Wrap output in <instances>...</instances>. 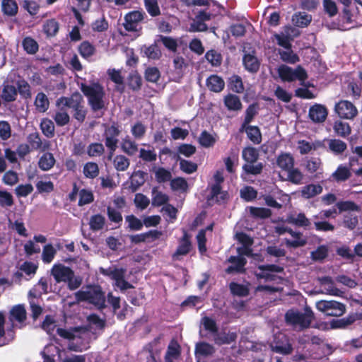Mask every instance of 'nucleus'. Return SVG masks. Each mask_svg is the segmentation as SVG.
<instances>
[{"label": "nucleus", "mask_w": 362, "mask_h": 362, "mask_svg": "<svg viewBox=\"0 0 362 362\" xmlns=\"http://www.w3.org/2000/svg\"><path fill=\"white\" fill-rule=\"evenodd\" d=\"M81 90L88 98V102L93 111L105 109L107 105L103 86L98 82L89 85L82 84Z\"/></svg>", "instance_id": "obj_1"}, {"label": "nucleus", "mask_w": 362, "mask_h": 362, "mask_svg": "<svg viewBox=\"0 0 362 362\" xmlns=\"http://www.w3.org/2000/svg\"><path fill=\"white\" fill-rule=\"evenodd\" d=\"M50 274L57 283H66L69 290H76L82 284L81 277L76 276L70 267L63 264H54L50 270Z\"/></svg>", "instance_id": "obj_2"}, {"label": "nucleus", "mask_w": 362, "mask_h": 362, "mask_svg": "<svg viewBox=\"0 0 362 362\" xmlns=\"http://www.w3.org/2000/svg\"><path fill=\"white\" fill-rule=\"evenodd\" d=\"M23 79L16 71L8 75V79L0 87V98L4 103L16 100L18 93H23Z\"/></svg>", "instance_id": "obj_3"}, {"label": "nucleus", "mask_w": 362, "mask_h": 362, "mask_svg": "<svg viewBox=\"0 0 362 362\" xmlns=\"http://www.w3.org/2000/svg\"><path fill=\"white\" fill-rule=\"evenodd\" d=\"M77 302L86 301L99 309L105 307V296L101 288L98 286L82 288L74 293Z\"/></svg>", "instance_id": "obj_4"}, {"label": "nucleus", "mask_w": 362, "mask_h": 362, "mask_svg": "<svg viewBox=\"0 0 362 362\" xmlns=\"http://www.w3.org/2000/svg\"><path fill=\"white\" fill-rule=\"evenodd\" d=\"M285 318L287 323L293 325L295 328L303 329L310 325L314 318V314L308 308L305 309L303 313L291 310L286 313Z\"/></svg>", "instance_id": "obj_5"}, {"label": "nucleus", "mask_w": 362, "mask_h": 362, "mask_svg": "<svg viewBox=\"0 0 362 362\" xmlns=\"http://www.w3.org/2000/svg\"><path fill=\"white\" fill-rule=\"evenodd\" d=\"M101 273L107 276H109L115 281V286L119 288L121 291H125L128 288H133L132 285L130 284L124 279L126 274V269L124 268H118L116 267H110L108 269H100Z\"/></svg>", "instance_id": "obj_6"}, {"label": "nucleus", "mask_w": 362, "mask_h": 362, "mask_svg": "<svg viewBox=\"0 0 362 362\" xmlns=\"http://www.w3.org/2000/svg\"><path fill=\"white\" fill-rule=\"evenodd\" d=\"M277 72L283 81L291 82L298 79L303 82L308 78L305 70L300 66L293 69L285 64H282L278 67Z\"/></svg>", "instance_id": "obj_7"}, {"label": "nucleus", "mask_w": 362, "mask_h": 362, "mask_svg": "<svg viewBox=\"0 0 362 362\" xmlns=\"http://www.w3.org/2000/svg\"><path fill=\"white\" fill-rule=\"evenodd\" d=\"M316 308L327 316L340 317L346 312V305L336 300H320Z\"/></svg>", "instance_id": "obj_8"}, {"label": "nucleus", "mask_w": 362, "mask_h": 362, "mask_svg": "<svg viewBox=\"0 0 362 362\" xmlns=\"http://www.w3.org/2000/svg\"><path fill=\"white\" fill-rule=\"evenodd\" d=\"M273 351L281 354H289L292 352L293 348L288 338L282 333L275 336V339L271 345Z\"/></svg>", "instance_id": "obj_9"}, {"label": "nucleus", "mask_w": 362, "mask_h": 362, "mask_svg": "<svg viewBox=\"0 0 362 362\" xmlns=\"http://www.w3.org/2000/svg\"><path fill=\"white\" fill-rule=\"evenodd\" d=\"M337 114L341 118L351 119L358 113L355 105L348 100H341L336 104L334 107Z\"/></svg>", "instance_id": "obj_10"}, {"label": "nucleus", "mask_w": 362, "mask_h": 362, "mask_svg": "<svg viewBox=\"0 0 362 362\" xmlns=\"http://www.w3.org/2000/svg\"><path fill=\"white\" fill-rule=\"evenodd\" d=\"M145 13L141 11H133L124 16L123 25L127 31H137L139 23L144 20Z\"/></svg>", "instance_id": "obj_11"}, {"label": "nucleus", "mask_w": 362, "mask_h": 362, "mask_svg": "<svg viewBox=\"0 0 362 362\" xmlns=\"http://www.w3.org/2000/svg\"><path fill=\"white\" fill-rule=\"evenodd\" d=\"M84 103L83 96L74 93L70 97H61L56 101L57 107H69L73 110Z\"/></svg>", "instance_id": "obj_12"}, {"label": "nucleus", "mask_w": 362, "mask_h": 362, "mask_svg": "<svg viewBox=\"0 0 362 362\" xmlns=\"http://www.w3.org/2000/svg\"><path fill=\"white\" fill-rule=\"evenodd\" d=\"M119 134V130L115 125H112L105 129V145L112 151H115L117 148V144L118 142L117 136Z\"/></svg>", "instance_id": "obj_13"}, {"label": "nucleus", "mask_w": 362, "mask_h": 362, "mask_svg": "<svg viewBox=\"0 0 362 362\" xmlns=\"http://www.w3.org/2000/svg\"><path fill=\"white\" fill-rule=\"evenodd\" d=\"M327 114V108L320 104H315L309 110V117L315 123L323 122L326 119Z\"/></svg>", "instance_id": "obj_14"}, {"label": "nucleus", "mask_w": 362, "mask_h": 362, "mask_svg": "<svg viewBox=\"0 0 362 362\" xmlns=\"http://www.w3.org/2000/svg\"><path fill=\"white\" fill-rule=\"evenodd\" d=\"M318 281L323 288L321 293L334 296H341L342 292L334 286L331 277H321L318 279Z\"/></svg>", "instance_id": "obj_15"}, {"label": "nucleus", "mask_w": 362, "mask_h": 362, "mask_svg": "<svg viewBox=\"0 0 362 362\" xmlns=\"http://www.w3.org/2000/svg\"><path fill=\"white\" fill-rule=\"evenodd\" d=\"M191 246L189 235L187 233H185L182 238L180 241L179 246L173 255V259L174 260H180L182 256H185L189 252Z\"/></svg>", "instance_id": "obj_16"}, {"label": "nucleus", "mask_w": 362, "mask_h": 362, "mask_svg": "<svg viewBox=\"0 0 362 362\" xmlns=\"http://www.w3.org/2000/svg\"><path fill=\"white\" fill-rule=\"evenodd\" d=\"M28 141L29 146L32 149L40 150L41 151H45L49 150L50 148V143L48 141L45 140L42 141L39 135L36 133L31 134L28 137Z\"/></svg>", "instance_id": "obj_17"}, {"label": "nucleus", "mask_w": 362, "mask_h": 362, "mask_svg": "<svg viewBox=\"0 0 362 362\" xmlns=\"http://www.w3.org/2000/svg\"><path fill=\"white\" fill-rule=\"evenodd\" d=\"M286 221L298 227L308 228L311 226L309 218L303 213L291 214L287 217Z\"/></svg>", "instance_id": "obj_18"}, {"label": "nucleus", "mask_w": 362, "mask_h": 362, "mask_svg": "<svg viewBox=\"0 0 362 362\" xmlns=\"http://www.w3.org/2000/svg\"><path fill=\"white\" fill-rule=\"evenodd\" d=\"M276 165L282 170L288 172L294 165V158L288 153H282L276 157Z\"/></svg>", "instance_id": "obj_19"}, {"label": "nucleus", "mask_w": 362, "mask_h": 362, "mask_svg": "<svg viewBox=\"0 0 362 362\" xmlns=\"http://www.w3.org/2000/svg\"><path fill=\"white\" fill-rule=\"evenodd\" d=\"M228 262L232 263L233 265L228 267L226 272L228 274L233 273V272H243L245 269L244 267L247 262L246 259L243 257L242 256L238 257H233L231 256L228 259Z\"/></svg>", "instance_id": "obj_20"}, {"label": "nucleus", "mask_w": 362, "mask_h": 362, "mask_svg": "<svg viewBox=\"0 0 362 362\" xmlns=\"http://www.w3.org/2000/svg\"><path fill=\"white\" fill-rule=\"evenodd\" d=\"M322 192V187L320 185L310 184L302 187L300 195L304 199L313 198Z\"/></svg>", "instance_id": "obj_21"}, {"label": "nucleus", "mask_w": 362, "mask_h": 362, "mask_svg": "<svg viewBox=\"0 0 362 362\" xmlns=\"http://www.w3.org/2000/svg\"><path fill=\"white\" fill-rule=\"evenodd\" d=\"M225 86L224 81L217 75H211L206 80L207 88L213 92H221Z\"/></svg>", "instance_id": "obj_22"}, {"label": "nucleus", "mask_w": 362, "mask_h": 362, "mask_svg": "<svg viewBox=\"0 0 362 362\" xmlns=\"http://www.w3.org/2000/svg\"><path fill=\"white\" fill-rule=\"evenodd\" d=\"M146 173L138 170L134 173L131 176L130 178V189L132 192H135L137 190L141 185H143L146 181Z\"/></svg>", "instance_id": "obj_23"}, {"label": "nucleus", "mask_w": 362, "mask_h": 362, "mask_svg": "<svg viewBox=\"0 0 362 362\" xmlns=\"http://www.w3.org/2000/svg\"><path fill=\"white\" fill-rule=\"evenodd\" d=\"M228 193L221 189V185H213L211 187L210 195L209 197V201L222 202L228 199Z\"/></svg>", "instance_id": "obj_24"}, {"label": "nucleus", "mask_w": 362, "mask_h": 362, "mask_svg": "<svg viewBox=\"0 0 362 362\" xmlns=\"http://www.w3.org/2000/svg\"><path fill=\"white\" fill-rule=\"evenodd\" d=\"M228 193L221 189V185H213L211 187L210 195L209 197V201L222 202L228 199Z\"/></svg>", "instance_id": "obj_25"}, {"label": "nucleus", "mask_w": 362, "mask_h": 362, "mask_svg": "<svg viewBox=\"0 0 362 362\" xmlns=\"http://www.w3.org/2000/svg\"><path fill=\"white\" fill-rule=\"evenodd\" d=\"M151 197L152 205L154 206H165L169 201V197L166 194L158 190L157 187L153 188Z\"/></svg>", "instance_id": "obj_26"}, {"label": "nucleus", "mask_w": 362, "mask_h": 362, "mask_svg": "<svg viewBox=\"0 0 362 362\" xmlns=\"http://www.w3.org/2000/svg\"><path fill=\"white\" fill-rule=\"evenodd\" d=\"M328 148L334 154H341L347 148L346 144L339 139H332L327 140Z\"/></svg>", "instance_id": "obj_27"}, {"label": "nucleus", "mask_w": 362, "mask_h": 362, "mask_svg": "<svg viewBox=\"0 0 362 362\" xmlns=\"http://www.w3.org/2000/svg\"><path fill=\"white\" fill-rule=\"evenodd\" d=\"M55 158L52 153H45L39 159V168L44 170L47 171L50 170L55 164Z\"/></svg>", "instance_id": "obj_28"}, {"label": "nucleus", "mask_w": 362, "mask_h": 362, "mask_svg": "<svg viewBox=\"0 0 362 362\" xmlns=\"http://www.w3.org/2000/svg\"><path fill=\"white\" fill-rule=\"evenodd\" d=\"M245 68L250 72H256L259 69V63L257 57L251 54H245L243 59Z\"/></svg>", "instance_id": "obj_29"}, {"label": "nucleus", "mask_w": 362, "mask_h": 362, "mask_svg": "<svg viewBox=\"0 0 362 362\" xmlns=\"http://www.w3.org/2000/svg\"><path fill=\"white\" fill-rule=\"evenodd\" d=\"M351 175L350 169L348 167L340 165L332 173V177L337 182H343L348 180Z\"/></svg>", "instance_id": "obj_30"}, {"label": "nucleus", "mask_w": 362, "mask_h": 362, "mask_svg": "<svg viewBox=\"0 0 362 362\" xmlns=\"http://www.w3.org/2000/svg\"><path fill=\"white\" fill-rule=\"evenodd\" d=\"M237 334L235 332H221L216 334L214 338V342L218 345L230 344L235 341Z\"/></svg>", "instance_id": "obj_31"}, {"label": "nucleus", "mask_w": 362, "mask_h": 362, "mask_svg": "<svg viewBox=\"0 0 362 362\" xmlns=\"http://www.w3.org/2000/svg\"><path fill=\"white\" fill-rule=\"evenodd\" d=\"M312 21V16L305 13H296L292 17L293 23L298 27H305Z\"/></svg>", "instance_id": "obj_32"}, {"label": "nucleus", "mask_w": 362, "mask_h": 362, "mask_svg": "<svg viewBox=\"0 0 362 362\" xmlns=\"http://www.w3.org/2000/svg\"><path fill=\"white\" fill-rule=\"evenodd\" d=\"M279 54L281 59L285 62L295 64L299 61V57L291 49V47L286 48L284 50L279 49Z\"/></svg>", "instance_id": "obj_33"}, {"label": "nucleus", "mask_w": 362, "mask_h": 362, "mask_svg": "<svg viewBox=\"0 0 362 362\" xmlns=\"http://www.w3.org/2000/svg\"><path fill=\"white\" fill-rule=\"evenodd\" d=\"M121 148L122 151L129 156H134L138 151V145L128 137L123 139Z\"/></svg>", "instance_id": "obj_34"}, {"label": "nucleus", "mask_w": 362, "mask_h": 362, "mask_svg": "<svg viewBox=\"0 0 362 362\" xmlns=\"http://www.w3.org/2000/svg\"><path fill=\"white\" fill-rule=\"evenodd\" d=\"M53 118L56 124L60 127L67 124L70 120V117L64 107H58Z\"/></svg>", "instance_id": "obj_35"}, {"label": "nucleus", "mask_w": 362, "mask_h": 362, "mask_svg": "<svg viewBox=\"0 0 362 362\" xmlns=\"http://www.w3.org/2000/svg\"><path fill=\"white\" fill-rule=\"evenodd\" d=\"M1 10L5 15L13 16L17 13L18 6L15 0H2Z\"/></svg>", "instance_id": "obj_36"}, {"label": "nucleus", "mask_w": 362, "mask_h": 362, "mask_svg": "<svg viewBox=\"0 0 362 362\" xmlns=\"http://www.w3.org/2000/svg\"><path fill=\"white\" fill-rule=\"evenodd\" d=\"M129 165V159L124 155H117L113 159V165L118 171L127 170Z\"/></svg>", "instance_id": "obj_37"}, {"label": "nucleus", "mask_w": 362, "mask_h": 362, "mask_svg": "<svg viewBox=\"0 0 362 362\" xmlns=\"http://www.w3.org/2000/svg\"><path fill=\"white\" fill-rule=\"evenodd\" d=\"M224 103L230 110H240L242 108V103L237 95H228L225 97Z\"/></svg>", "instance_id": "obj_38"}, {"label": "nucleus", "mask_w": 362, "mask_h": 362, "mask_svg": "<svg viewBox=\"0 0 362 362\" xmlns=\"http://www.w3.org/2000/svg\"><path fill=\"white\" fill-rule=\"evenodd\" d=\"M214 347L206 342H200L196 344L195 354L197 356H206L214 353Z\"/></svg>", "instance_id": "obj_39"}, {"label": "nucleus", "mask_w": 362, "mask_h": 362, "mask_svg": "<svg viewBox=\"0 0 362 362\" xmlns=\"http://www.w3.org/2000/svg\"><path fill=\"white\" fill-rule=\"evenodd\" d=\"M259 269L262 271L260 273H255V275L257 279H270L271 275L265 273V271L269 272H281L283 269L279 266L271 264V265H267V266H259Z\"/></svg>", "instance_id": "obj_40"}, {"label": "nucleus", "mask_w": 362, "mask_h": 362, "mask_svg": "<svg viewBox=\"0 0 362 362\" xmlns=\"http://www.w3.org/2000/svg\"><path fill=\"white\" fill-rule=\"evenodd\" d=\"M105 223V218L100 214H95L90 218L89 226L92 230L98 231L103 229Z\"/></svg>", "instance_id": "obj_41"}, {"label": "nucleus", "mask_w": 362, "mask_h": 362, "mask_svg": "<svg viewBox=\"0 0 362 362\" xmlns=\"http://www.w3.org/2000/svg\"><path fill=\"white\" fill-rule=\"evenodd\" d=\"M59 30V23L54 19H49L45 22L43 25L44 33L49 37L54 36Z\"/></svg>", "instance_id": "obj_42"}, {"label": "nucleus", "mask_w": 362, "mask_h": 362, "mask_svg": "<svg viewBox=\"0 0 362 362\" xmlns=\"http://www.w3.org/2000/svg\"><path fill=\"white\" fill-rule=\"evenodd\" d=\"M337 206L340 213L344 211H361V206L351 201L339 202L337 203Z\"/></svg>", "instance_id": "obj_43"}, {"label": "nucleus", "mask_w": 362, "mask_h": 362, "mask_svg": "<svg viewBox=\"0 0 362 362\" xmlns=\"http://www.w3.org/2000/svg\"><path fill=\"white\" fill-rule=\"evenodd\" d=\"M242 156L246 163H255L259 158V153L253 147H247L243 150Z\"/></svg>", "instance_id": "obj_44"}, {"label": "nucleus", "mask_w": 362, "mask_h": 362, "mask_svg": "<svg viewBox=\"0 0 362 362\" xmlns=\"http://www.w3.org/2000/svg\"><path fill=\"white\" fill-rule=\"evenodd\" d=\"M9 320L13 325L14 322H23V304H18L13 307L9 313Z\"/></svg>", "instance_id": "obj_45"}, {"label": "nucleus", "mask_w": 362, "mask_h": 362, "mask_svg": "<svg viewBox=\"0 0 362 362\" xmlns=\"http://www.w3.org/2000/svg\"><path fill=\"white\" fill-rule=\"evenodd\" d=\"M335 133L341 137H346L351 133V127L348 123L341 121H337L334 124Z\"/></svg>", "instance_id": "obj_46"}, {"label": "nucleus", "mask_w": 362, "mask_h": 362, "mask_svg": "<svg viewBox=\"0 0 362 362\" xmlns=\"http://www.w3.org/2000/svg\"><path fill=\"white\" fill-rule=\"evenodd\" d=\"M49 100L43 93H39L35 98V105L39 112H44L49 107Z\"/></svg>", "instance_id": "obj_47"}, {"label": "nucleus", "mask_w": 362, "mask_h": 362, "mask_svg": "<svg viewBox=\"0 0 362 362\" xmlns=\"http://www.w3.org/2000/svg\"><path fill=\"white\" fill-rule=\"evenodd\" d=\"M180 355V346L177 342L172 341L168 346L166 354V362H172L173 359L177 358Z\"/></svg>", "instance_id": "obj_48"}, {"label": "nucleus", "mask_w": 362, "mask_h": 362, "mask_svg": "<svg viewBox=\"0 0 362 362\" xmlns=\"http://www.w3.org/2000/svg\"><path fill=\"white\" fill-rule=\"evenodd\" d=\"M57 253L56 249L50 244L44 246L42 253V259L44 263L49 264L54 258Z\"/></svg>", "instance_id": "obj_49"}, {"label": "nucleus", "mask_w": 362, "mask_h": 362, "mask_svg": "<svg viewBox=\"0 0 362 362\" xmlns=\"http://www.w3.org/2000/svg\"><path fill=\"white\" fill-rule=\"evenodd\" d=\"M249 211L252 216L259 218H269L272 215V211L267 208L250 206Z\"/></svg>", "instance_id": "obj_50"}, {"label": "nucleus", "mask_w": 362, "mask_h": 362, "mask_svg": "<svg viewBox=\"0 0 362 362\" xmlns=\"http://www.w3.org/2000/svg\"><path fill=\"white\" fill-rule=\"evenodd\" d=\"M329 249L326 245H320L315 250L311 252L310 257L314 261H322L328 255Z\"/></svg>", "instance_id": "obj_51"}, {"label": "nucleus", "mask_w": 362, "mask_h": 362, "mask_svg": "<svg viewBox=\"0 0 362 362\" xmlns=\"http://www.w3.org/2000/svg\"><path fill=\"white\" fill-rule=\"evenodd\" d=\"M144 55L148 59H157L161 56V52L159 48L156 45H151L148 47L142 48Z\"/></svg>", "instance_id": "obj_52"}, {"label": "nucleus", "mask_w": 362, "mask_h": 362, "mask_svg": "<svg viewBox=\"0 0 362 362\" xmlns=\"http://www.w3.org/2000/svg\"><path fill=\"white\" fill-rule=\"evenodd\" d=\"M177 160L180 161V168L183 172L191 174L197 171V165L196 163L182 159L179 156Z\"/></svg>", "instance_id": "obj_53"}, {"label": "nucleus", "mask_w": 362, "mask_h": 362, "mask_svg": "<svg viewBox=\"0 0 362 362\" xmlns=\"http://www.w3.org/2000/svg\"><path fill=\"white\" fill-rule=\"evenodd\" d=\"M99 173L98 165L95 163H87L83 167V174L86 177L94 178Z\"/></svg>", "instance_id": "obj_54"}, {"label": "nucleus", "mask_w": 362, "mask_h": 362, "mask_svg": "<svg viewBox=\"0 0 362 362\" xmlns=\"http://www.w3.org/2000/svg\"><path fill=\"white\" fill-rule=\"evenodd\" d=\"M248 138L255 144H259L262 141V135L257 127L249 126L246 129Z\"/></svg>", "instance_id": "obj_55"}, {"label": "nucleus", "mask_w": 362, "mask_h": 362, "mask_svg": "<svg viewBox=\"0 0 362 362\" xmlns=\"http://www.w3.org/2000/svg\"><path fill=\"white\" fill-rule=\"evenodd\" d=\"M288 180L296 185H300L303 180V174L298 168L293 167L288 172Z\"/></svg>", "instance_id": "obj_56"}, {"label": "nucleus", "mask_w": 362, "mask_h": 362, "mask_svg": "<svg viewBox=\"0 0 362 362\" xmlns=\"http://www.w3.org/2000/svg\"><path fill=\"white\" fill-rule=\"evenodd\" d=\"M81 55L84 58H88L95 53V47L88 41L83 42L78 47Z\"/></svg>", "instance_id": "obj_57"}, {"label": "nucleus", "mask_w": 362, "mask_h": 362, "mask_svg": "<svg viewBox=\"0 0 362 362\" xmlns=\"http://www.w3.org/2000/svg\"><path fill=\"white\" fill-rule=\"evenodd\" d=\"M40 127L43 134L47 137H52L54 133L53 122L49 119H44L40 123Z\"/></svg>", "instance_id": "obj_58"}, {"label": "nucleus", "mask_w": 362, "mask_h": 362, "mask_svg": "<svg viewBox=\"0 0 362 362\" xmlns=\"http://www.w3.org/2000/svg\"><path fill=\"white\" fill-rule=\"evenodd\" d=\"M134 202L137 209L143 211L146 209L150 204L149 199L141 193H137L135 195Z\"/></svg>", "instance_id": "obj_59"}, {"label": "nucleus", "mask_w": 362, "mask_h": 362, "mask_svg": "<svg viewBox=\"0 0 362 362\" xmlns=\"http://www.w3.org/2000/svg\"><path fill=\"white\" fill-rule=\"evenodd\" d=\"M128 228L132 230H139L143 227V221L134 215H129L125 217Z\"/></svg>", "instance_id": "obj_60"}, {"label": "nucleus", "mask_w": 362, "mask_h": 362, "mask_svg": "<svg viewBox=\"0 0 362 362\" xmlns=\"http://www.w3.org/2000/svg\"><path fill=\"white\" fill-rule=\"evenodd\" d=\"M206 60L214 66H218L222 62L221 54L214 50H209L205 54Z\"/></svg>", "instance_id": "obj_61"}, {"label": "nucleus", "mask_w": 362, "mask_h": 362, "mask_svg": "<svg viewBox=\"0 0 362 362\" xmlns=\"http://www.w3.org/2000/svg\"><path fill=\"white\" fill-rule=\"evenodd\" d=\"M199 141L202 146L209 148L214 146L216 139L215 136L204 131L201 134Z\"/></svg>", "instance_id": "obj_62"}, {"label": "nucleus", "mask_w": 362, "mask_h": 362, "mask_svg": "<svg viewBox=\"0 0 362 362\" xmlns=\"http://www.w3.org/2000/svg\"><path fill=\"white\" fill-rule=\"evenodd\" d=\"M79 200H78V205L83 206L85 204H88L91 203L94 197L91 191L87 190V189H81L79 192Z\"/></svg>", "instance_id": "obj_63"}, {"label": "nucleus", "mask_w": 362, "mask_h": 362, "mask_svg": "<svg viewBox=\"0 0 362 362\" xmlns=\"http://www.w3.org/2000/svg\"><path fill=\"white\" fill-rule=\"evenodd\" d=\"M144 4L147 11L151 16H156L160 13L157 0H144Z\"/></svg>", "instance_id": "obj_64"}]
</instances>
